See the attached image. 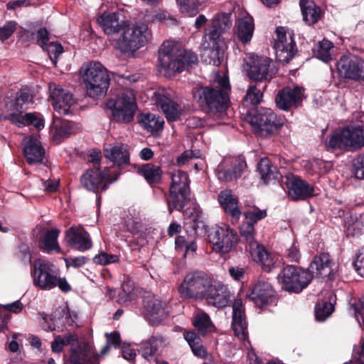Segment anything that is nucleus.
Masks as SVG:
<instances>
[{"label": "nucleus", "instance_id": "f257e3e1", "mask_svg": "<svg viewBox=\"0 0 364 364\" xmlns=\"http://www.w3.org/2000/svg\"><path fill=\"white\" fill-rule=\"evenodd\" d=\"M230 88L227 77H218L209 86L194 87L192 94L199 107L205 113L215 115L226 111L230 102Z\"/></svg>", "mask_w": 364, "mask_h": 364}, {"label": "nucleus", "instance_id": "f03ea898", "mask_svg": "<svg viewBox=\"0 0 364 364\" xmlns=\"http://www.w3.org/2000/svg\"><path fill=\"white\" fill-rule=\"evenodd\" d=\"M81 75L87 95L100 99L107 95L110 84L107 69L98 61H91L81 68Z\"/></svg>", "mask_w": 364, "mask_h": 364}, {"label": "nucleus", "instance_id": "7ed1b4c3", "mask_svg": "<svg viewBox=\"0 0 364 364\" xmlns=\"http://www.w3.org/2000/svg\"><path fill=\"white\" fill-rule=\"evenodd\" d=\"M197 55L191 50H180L171 42H164L159 50V65L166 75L182 72L187 65L196 64Z\"/></svg>", "mask_w": 364, "mask_h": 364}, {"label": "nucleus", "instance_id": "20e7f679", "mask_svg": "<svg viewBox=\"0 0 364 364\" xmlns=\"http://www.w3.org/2000/svg\"><path fill=\"white\" fill-rule=\"evenodd\" d=\"M151 36L146 23H125L118 36L113 39V45L122 53H134L146 44Z\"/></svg>", "mask_w": 364, "mask_h": 364}, {"label": "nucleus", "instance_id": "39448f33", "mask_svg": "<svg viewBox=\"0 0 364 364\" xmlns=\"http://www.w3.org/2000/svg\"><path fill=\"white\" fill-rule=\"evenodd\" d=\"M247 120L253 132L262 137L277 134L284 124L283 120L269 108L260 107L250 112Z\"/></svg>", "mask_w": 364, "mask_h": 364}, {"label": "nucleus", "instance_id": "423d86ee", "mask_svg": "<svg viewBox=\"0 0 364 364\" xmlns=\"http://www.w3.org/2000/svg\"><path fill=\"white\" fill-rule=\"evenodd\" d=\"M212 282V279L204 272H191L185 276L178 291L183 298L202 301L211 287Z\"/></svg>", "mask_w": 364, "mask_h": 364}, {"label": "nucleus", "instance_id": "0eeeda50", "mask_svg": "<svg viewBox=\"0 0 364 364\" xmlns=\"http://www.w3.org/2000/svg\"><path fill=\"white\" fill-rule=\"evenodd\" d=\"M106 106L112 112L113 120L124 124L133 121L137 109L135 95L132 90H125L116 99L107 100Z\"/></svg>", "mask_w": 364, "mask_h": 364}, {"label": "nucleus", "instance_id": "6e6552de", "mask_svg": "<svg viewBox=\"0 0 364 364\" xmlns=\"http://www.w3.org/2000/svg\"><path fill=\"white\" fill-rule=\"evenodd\" d=\"M169 175L171 183L167 204L171 213L174 209L181 210L183 208L188 199L190 188L188 176L186 172L177 170L169 173Z\"/></svg>", "mask_w": 364, "mask_h": 364}, {"label": "nucleus", "instance_id": "1a4fd4ad", "mask_svg": "<svg viewBox=\"0 0 364 364\" xmlns=\"http://www.w3.org/2000/svg\"><path fill=\"white\" fill-rule=\"evenodd\" d=\"M328 150H358L364 147V131L359 127H347L339 134L331 135L326 142Z\"/></svg>", "mask_w": 364, "mask_h": 364}, {"label": "nucleus", "instance_id": "9d476101", "mask_svg": "<svg viewBox=\"0 0 364 364\" xmlns=\"http://www.w3.org/2000/svg\"><path fill=\"white\" fill-rule=\"evenodd\" d=\"M313 277L311 273L297 269L296 266L287 265L279 274L282 287L288 291L299 293L308 286Z\"/></svg>", "mask_w": 364, "mask_h": 364}, {"label": "nucleus", "instance_id": "9b49d317", "mask_svg": "<svg viewBox=\"0 0 364 364\" xmlns=\"http://www.w3.org/2000/svg\"><path fill=\"white\" fill-rule=\"evenodd\" d=\"M119 176V172L109 173L108 169L104 171L99 168L88 169L80 177V184L86 190L99 193L107 190L110 183L118 179Z\"/></svg>", "mask_w": 364, "mask_h": 364}, {"label": "nucleus", "instance_id": "f8f14e48", "mask_svg": "<svg viewBox=\"0 0 364 364\" xmlns=\"http://www.w3.org/2000/svg\"><path fill=\"white\" fill-rule=\"evenodd\" d=\"M58 269L46 260L36 259L31 270L33 285L42 290H50L55 288V277Z\"/></svg>", "mask_w": 364, "mask_h": 364}, {"label": "nucleus", "instance_id": "ddd939ff", "mask_svg": "<svg viewBox=\"0 0 364 364\" xmlns=\"http://www.w3.org/2000/svg\"><path fill=\"white\" fill-rule=\"evenodd\" d=\"M272 60L267 57L251 55L247 58L245 71L247 76L255 81L270 80L275 74L271 67Z\"/></svg>", "mask_w": 364, "mask_h": 364}, {"label": "nucleus", "instance_id": "4468645a", "mask_svg": "<svg viewBox=\"0 0 364 364\" xmlns=\"http://www.w3.org/2000/svg\"><path fill=\"white\" fill-rule=\"evenodd\" d=\"M277 38L274 41L277 59L283 63H289L296 54L297 48L293 37V33L287 31L284 27L276 30Z\"/></svg>", "mask_w": 364, "mask_h": 364}, {"label": "nucleus", "instance_id": "2eb2a0df", "mask_svg": "<svg viewBox=\"0 0 364 364\" xmlns=\"http://www.w3.org/2000/svg\"><path fill=\"white\" fill-rule=\"evenodd\" d=\"M336 70L343 78L364 80V59L353 55H343L336 63Z\"/></svg>", "mask_w": 364, "mask_h": 364}, {"label": "nucleus", "instance_id": "dca6fc26", "mask_svg": "<svg viewBox=\"0 0 364 364\" xmlns=\"http://www.w3.org/2000/svg\"><path fill=\"white\" fill-rule=\"evenodd\" d=\"M208 239L214 250L221 253H228L237 242V235L235 230L224 225L213 228L208 235Z\"/></svg>", "mask_w": 364, "mask_h": 364}, {"label": "nucleus", "instance_id": "f3484780", "mask_svg": "<svg viewBox=\"0 0 364 364\" xmlns=\"http://www.w3.org/2000/svg\"><path fill=\"white\" fill-rule=\"evenodd\" d=\"M304 97L303 87L299 86L287 87L277 94L276 104L279 109L287 111L298 107Z\"/></svg>", "mask_w": 364, "mask_h": 364}, {"label": "nucleus", "instance_id": "a211bd4d", "mask_svg": "<svg viewBox=\"0 0 364 364\" xmlns=\"http://www.w3.org/2000/svg\"><path fill=\"white\" fill-rule=\"evenodd\" d=\"M153 100L168 121H176L179 118L181 113L180 105L173 101L165 90L155 92Z\"/></svg>", "mask_w": 364, "mask_h": 364}, {"label": "nucleus", "instance_id": "6ab92c4d", "mask_svg": "<svg viewBox=\"0 0 364 364\" xmlns=\"http://www.w3.org/2000/svg\"><path fill=\"white\" fill-rule=\"evenodd\" d=\"M232 328L235 336L239 339L242 341L247 339V323L245 314V308L240 299H235L232 304Z\"/></svg>", "mask_w": 364, "mask_h": 364}, {"label": "nucleus", "instance_id": "aec40b11", "mask_svg": "<svg viewBox=\"0 0 364 364\" xmlns=\"http://www.w3.org/2000/svg\"><path fill=\"white\" fill-rule=\"evenodd\" d=\"M50 98L54 109L60 114H69L70 107L75 105L73 95L58 86L50 91Z\"/></svg>", "mask_w": 364, "mask_h": 364}, {"label": "nucleus", "instance_id": "412c9836", "mask_svg": "<svg viewBox=\"0 0 364 364\" xmlns=\"http://www.w3.org/2000/svg\"><path fill=\"white\" fill-rule=\"evenodd\" d=\"M68 243L80 251L91 248L92 241L90 235L81 226H72L65 233Z\"/></svg>", "mask_w": 364, "mask_h": 364}, {"label": "nucleus", "instance_id": "4be33fe9", "mask_svg": "<svg viewBox=\"0 0 364 364\" xmlns=\"http://www.w3.org/2000/svg\"><path fill=\"white\" fill-rule=\"evenodd\" d=\"M97 24L107 36H117L125 24L124 21L119 20V14L116 12L102 14L97 18Z\"/></svg>", "mask_w": 364, "mask_h": 364}, {"label": "nucleus", "instance_id": "5701e85b", "mask_svg": "<svg viewBox=\"0 0 364 364\" xmlns=\"http://www.w3.org/2000/svg\"><path fill=\"white\" fill-rule=\"evenodd\" d=\"M218 201L225 213L231 217L232 223H237L241 215L238 205V198L231 190L225 189L218 195Z\"/></svg>", "mask_w": 364, "mask_h": 364}, {"label": "nucleus", "instance_id": "b1692460", "mask_svg": "<svg viewBox=\"0 0 364 364\" xmlns=\"http://www.w3.org/2000/svg\"><path fill=\"white\" fill-rule=\"evenodd\" d=\"M287 186L289 196L294 200H303L314 195V188L299 178H287Z\"/></svg>", "mask_w": 364, "mask_h": 364}, {"label": "nucleus", "instance_id": "393cba45", "mask_svg": "<svg viewBox=\"0 0 364 364\" xmlns=\"http://www.w3.org/2000/svg\"><path fill=\"white\" fill-rule=\"evenodd\" d=\"M230 299V292L225 285L222 284H211V287L208 289L207 295L204 299L208 302L218 308L226 306Z\"/></svg>", "mask_w": 364, "mask_h": 364}, {"label": "nucleus", "instance_id": "a878e982", "mask_svg": "<svg viewBox=\"0 0 364 364\" xmlns=\"http://www.w3.org/2000/svg\"><path fill=\"white\" fill-rule=\"evenodd\" d=\"M69 364H100L97 358L93 357L92 347L87 343H82L72 347Z\"/></svg>", "mask_w": 364, "mask_h": 364}, {"label": "nucleus", "instance_id": "bb28decb", "mask_svg": "<svg viewBox=\"0 0 364 364\" xmlns=\"http://www.w3.org/2000/svg\"><path fill=\"white\" fill-rule=\"evenodd\" d=\"M24 155L29 164H40L43 161L45 156V150L41 146L40 141L32 136L25 137Z\"/></svg>", "mask_w": 364, "mask_h": 364}, {"label": "nucleus", "instance_id": "cd10ccee", "mask_svg": "<svg viewBox=\"0 0 364 364\" xmlns=\"http://www.w3.org/2000/svg\"><path fill=\"white\" fill-rule=\"evenodd\" d=\"M274 294L273 287L269 282L259 280L253 287L250 297L257 304L263 306L273 298Z\"/></svg>", "mask_w": 364, "mask_h": 364}, {"label": "nucleus", "instance_id": "c85d7f7f", "mask_svg": "<svg viewBox=\"0 0 364 364\" xmlns=\"http://www.w3.org/2000/svg\"><path fill=\"white\" fill-rule=\"evenodd\" d=\"M79 127L74 122L54 117L51 132L53 139L55 141L60 142L62 139L77 133Z\"/></svg>", "mask_w": 364, "mask_h": 364}, {"label": "nucleus", "instance_id": "c756f323", "mask_svg": "<svg viewBox=\"0 0 364 364\" xmlns=\"http://www.w3.org/2000/svg\"><path fill=\"white\" fill-rule=\"evenodd\" d=\"M250 253L252 259L260 265L264 271L269 272L274 267L277 257L269 252L262 245H256L250 250Z\"/></svg>", "mask_w": 364, "mask_h": 364}, {"label": "nucleus", "instance_id": "7c9ffc66", "mask_svg": "<svg viewBox=\"0 0 364 364\" xmlns=\"http://www.w3.org/2000/svg\"><path fill=\"white\" fill-rule=\"evenodd\" d=\"M332 260L328 253L316 255L311 263V275L324 278L329 277L332 270Z\"/></svg>", "mask_w": 364, "mask_h": 364}, {"label": "nucleus", "instance_id": "2f4dec72", "mask_svg": "<svg viewBox=\"0 0 364 364\" xmlns=\"http://www.w3.org/2000/svg\"><path fill=\"white\" fill-rule=\"evenodd\" d=\"M166 339L162 336H154L149 340L141 342L139 352L146 360L152 358L157 351L166 346Z\"/></svg>", "mask_w": 364, "mask_h": 364}, {"label": "nucleus", "instance_id": "473e14b6", "mask_svg": "<svg viewBox=\"0 0 364 364\" xmlns=\"http://www.w3.org/2000/svg\"><path fill=\"white\" fill-rule=\"evenodd\" d=\"M9 120L18 127L33 125L37 129L41 130L44 127V121L39 113H13L10 114Z\"/></svg>", "mask_w": 364, "mask_h": 364}, {"label": "nucleus", "instance_id": "72a5a7b5", "mask_svg": "<svg viewBox=\"0 0 364 364\" xmlns=\"http://www.w3.org/2000/svg\"><path fill=\"white\" fill-rule=\"evenodd\" d=\"M136 173L143 176L146 182L151 184L159 183L161 181L162 170L160 166L151 163L134 165Z\"/></svg>", "mask_w": 364, "mask_h": 364}, {"label": "nucleus", "instance_id": "f704fd0d", "mask_svg": "<svg viewBox=\"0 0 364 364\" xmlns=\"http://www.w3.org/2000/svg\"><path fill=\"white\" fill-rule=\"evenodd\" d=\"M105 156L118 166L127 165L129 162V152L125 144H119L105 149Z\"/></svg>", "mask_w": 364, "mask_h": 364}, {"label": "nucleus", "instance_id": "c9c22d12", "mask_svg": "<svg viewBox=\"0 0 364 364\" xmlns=\"http://www.w3.org/2000/svg\"><path fill=\"white\" fill-rule=\"evenodd\" d=\"M303 20L308 25H314L321 19L322 12L311 0H300L299 1Z\"/></svg>", "mask_w": 364, "mask_h": 364}, {"label": "nucleus", "instance_id": "e433bc0d", "mask_svg": "<svg viewBox=\"0 0 364 364\" xmlns=\"http://www.w3.org/2000/svg\"><path fill=\"white\" fill-rule=\"evenodd\" d=\"M257 171L260 178L264 184H268L272 181L279 180L280 173L277 168L272 164L267 158L260 159L257 165Z\"/></svg>", "mask_w": 364, "mask_h": 364}, {"label": "nucleus", "instance_id": "4c0bfd02", "mask_svg": "<svg viewBox=\"0 0 364 364\" xmlns=\"http://www.w3.org/2000/svg\"><path fill=\"white\" fill-rule=\"evenodd\" d=\"M60 231L57 229L47 230L38 241V246L43 251L60 252V247L58 242Z\"/></svg>", "mask_w": 364, "mask_h": 364}, {"label": "nucleus", "instance_id": "58836bf2", "mask_svg": "<svg viewBox=\"0 0 364 364\" xmlns=\"http://www.w3.org/2000/svg\"><path fill=\"white\" fill-rule=\"evenodd\" d=\"M202 46L203 50L200 55L202 60L207 64H213L215 66L220 65L223 57L218 45L203 43Z\"/></svg>", "mask_w": 364, "mask_h": 364}, {"label": "nucleus", "instance_id": "ea45409f", "mask_svg": "<svg viewBox=\"0 0 364 364\" xmlns=\"http://www.w3.org/2000/svg\"><path fill=\"white\" fill-rule=\"evenodd\" d=\"M144 306L148 315L154 321H161L166 315L162 302L155 298L147 299L144 301Z\"/></svg>", "mask_w": 364, "mask_h": 364}, {"label": "nucleus", "instance_id": "a19ab883", "mask_svg": "<svg viewBox=\"0 0 364 364\" xmlns=\"http://www.w3.org/2000/svg\"><path fill=\"white\" fill-rule=\"evenodd\" d=\"M253 31L254 23L252 19L243 18L239 20L237 36L242 43H247L251 41Z\"/></svg>", "mask_w": 364, "mask_h": 364}, {"label": "nucleus", "instance_id": "79ce46f5", "mask_svg": "<svg viewBox=\"0 0 364 364\" xmlns=\"http://www.w3.org/2000/svg\"><path fill=\"white\" fill-rule=\"evenodd\" d=\"M141 125L151 133L158 132L163 129L164 119L153 114H144L139 120Z\"/></svg>", "mask_w": 364, "mask_h": 364}, {"label": "nucleus", "instance_id": "37998d69", "mask_svg": "<svg viewBox=\"0 0 364 364\" xmlns=\"http://www.w3.org/2000/svg\"><path fill=\"white\" fill-rule=\"evenodd\" d=\"M333 44L326 39L319 42L314 49V53L316 58L321 60L328 63L333 60Z\"/></svg>", "mask_w": 364, "mask_h": 364}, {"label": "nucleus", "instance_id": "c03bdc74", "mask_svg": "<svg viewBox=\"0 0 364 364\" xmlns=\"http://www.w3.org/2000/svg\"><path fill=\"white\" fill-rule=\"evenodd\" d=\"M193 325L203 335L215 331V326L211 322L209 316L205 312H200L196 316Z\"/></svg>", "mask_w": 364, "mask_h": 364}, {"label": "nucleus", "instance_id": "a18cd8bd", "mask_svg": "<svg viewBox=\"0 0 364 364\" xmlns=\"http://www.w3.org/2000/svg\"><path fill=\"white\" fill-rule=\"evenodd\" d=\"M33 103V95L28 90H21L18 93L14 105L16 113H21L29 108Z\"/></svg>", "mask_w": 364, "mask_h": 364}, {"label": "nucleus", "instance_id": "49530a36", "mask_svg": "<svg viewBox=\"0 0 364 364\" xmlns=\"http://www.w3.org/2000/svg\"><path fill=\"white\" fill-rule=\"evenodd\" d=\"M244 167V164L242 161H237V164L234 166L232 171L223 168H219L217 171L218 178L224 182H229L234 179L239 178L241 175Z\"/></svg>", "mask_w": 364, "mask_h": 364}, {"label": "nucleus", "instance_id": "de8ad7c7", "mask_svg": "<svg viewBox=\"0 0 364 364\" xmlns=\"http://www.w3.org/2000/svg\"><path fill=\"white\" fill-rule=\"evenodd\" d=\"M240 236L249 247V251L259 244L255 240V228L251 223L244 222L240 228Z\"/></svg>", "mask_w": 364, "mask_h": 364}, {"label": "nucleus", "instance_id": "09e8293b", "mask_svg": "<svg viewBox=\"0 0 364 364\" xmlns=\"http://www.w3.org/2000/svg\"><path fill=\"white\" fill-rule=\"evenodd\" d=\"M333 304L328 301H319L315 306V316L316 320H326L333 311Z\"/></svg>", "mask_w": 364, "mask_h": 364}, {"label": "nucleus", "instance_id": "8fccbe9b", "mask_svg": "<svg viewBox=\"0 0 364 364\" xmlns=\"http://www.w3.org/2000/svg\"><path fill=\"white\" fill-rule=\"evenodd\" d=\"M231 13H219L216 14L213 19V23L215 27H218L223 33L229 31L232 25L231 19Z\"/></svg>", "mask_w": 364, "mask_h": 364}, {"label": "nucleus", "instance_id": "3c124183", "mask_svg": "<svg viewBox=\"0 0 364 364\" xmlns=\"http://www.w3.org/2000/svg\"><path fill=\"white\" fill-rule=\"evenodd\" d=\"M262 97L263 94L261 90L256 85H250L247 89L243 101L246 105H257L261 102Z\"/></svg>", "mask_w": 364, "mask_h": 364}, {"label": "nucleus", "instance_id": "603ef678", "mask_svg": "<svg viewBox=\"0 0 364 364\" xmlns=\"http://www.w3.org/2000/svg\"><path fill=\"white\" fill-rule=\"evenodd\" d=\"M245 223H251L253 225L258 220L264 218L267 216L266 210H260L256 206H253L244 212Z\"/></svg>", "mask_w": 364, "mask_h": 364}, {"label": "nucleus", "instance_id": "864d4df0", "mask_svg": "<svg viewBox=\"0 0 364 364\" xmlns=\"http://www.w3.org/2000/svg\"><path fill=\"white\" fill-rule=\"evenodd\" d=\"M222 33L223 32L218 27H215L212 22L211 26L205 30L203 43L218 45V40Z\"/></svg>", "mask_w": 364, "mask_h": 364}, {"label": "nucleus", "instance_id": "5fc2aeb1", "mask_svg": "<svg viewBox=\"0 0 364 364\" xmlns=\"http://www.w3.org/2000/svg\"><path fill=\"white\" fill-rule=\"evenodd\" d=\"M53 63L56 65L58 56L63 52L62 46L57 42H51L45 46Z\"/></svg>", "mask_w": 364, "mask_h": 364}, {"label": "nucleus", "instance_id": "6e6d98bb", "mask_svg": "<svg viewBox=\"0 0 364 364\" xmlns=\"http://www.w3.org/2000/svg\"><path fill=\"white\" fill-rule=\"evenodd\" d=\"M205 0H176L180 10L183 13H189L196 9Z\"/></svg>", "mask_w": 364, "mask_h": 364}, {"label": "nucleus", "instance_id": "4d7b16f0", "mask_svg": "<svg viewBox=\"0 0 364 364\" xmlns=\"http://www.w3.org/2000/svg\"><path fill=\"white\" fill-rule=\"evenodd\" d=\"M353 167L355 176L358 179H364V152L354 159Z\"/></svg>", "mask_w": 364, "mask_h": 364}, {"label": "nucleus", "instance_id": "13d9d810", "mask_svg": "<svg viewBox=\"0 0 364 364\" xmlns=\"http://www.w3.org/2000/svg\"><path fill=\"white\" fill-rule=\"evenodd\" d=\"M95 264L106 265L114 263L118 261V257L115 255H108L105 252H101L93 258Z\"/></svg>", "mask_w": 364, "mask_h": 364}, {"label": "nucleus", "instance_id": "bf43d9fd", "mask_svg": "<svg viewBox=\"0 0 364 364\" xmlns=\"http://www.w3.org/2000/svg\"><path fill=\"white\" fill-rule=\"evenodd\" d=\"M17 23L11 21L7 22L2 27H0V40L4 41L8 39L16 29Z\"/></svg>", "mask_w": 364, "mask_h": 364}, {"label": "nucleus", "instance_id": "052dcab7", "mask_svg": "<svg viewBox=\"0 0 364 364\" xmlns=\"http://www.w3.org/2000/svg\"><path fill=\"white\" fill-rule=\"evenodd\" d=\"M124 224L127 230L132 233L138 232L141 227V223L138 219L132 215H127L124 218Z\"/></svg>", "mask_w": 364, "mask_h": 364}, {"label": "nucleus", "instance_id": "680f3d73", "mask_svg": "<svg viewBox=\"0 0 364 364\" xmlns=\"http://www.w3.org/2000/svg\"><path fill=\"white\" fill-rule=\"evenodd\" d=\"M154 19L168 26H173L177 23L176 19L166 11H160L157 13L154 16Z\"/></svg>", "mask_w": 364, "mask_h": 364}, {"label": "nucleus", "instance_id": "e2e57ef3", "mask_svg": "<svg viewBox=\"0 0 364 364\" xmlns=\"http://www.w3.org/2000/svg\"><path fill=\"white\" fill-rule=\"evenodd\" d=\"M354 266L358 274L364 277V247L361 248L357 255Z\"/></svg>", "mask_w": 364, "mask_h": 364}, {"label": "nucleus", "instance_id": "0e129e2a", "mask_svg": "<svg viewBox=\"0 0 364 364\" xmlns=\"http://www.w3.org/2000/svg\"><path fill=\"white\" fill-rule=\"evenodd\" d=\"M23 304L20 301H16L11 304H7L5 305H0V312L2 311V309L5 311H8L14 314L20 313L22 311Z\"/></svg>", "mask_w": 364, "mask_h": 364}, {"label": "nucleus", "instance_id": "69168bd1", "mask_svg": "<svg viewBox=\"0 0 364 364\" xmlns=\"http://www.w3.org/2000/svg\"><path fill=\"white\" fill-rule=\"evenodd\" d=\"M286 257L291 262H299L301 257L300 252L296 245H292L286 251Z\"/></svg>", "mask_w": 364, "mask_h": 364}, {"label": "nucleus", "instance_id": "338daca9", "mask_svg": "<svg viewBox=\"0 0 364 364\" xmlns=\"http://www.w3.org/2000/svg\"><path fill=\"white\" fill-rule=\"evenodd\" d=\"M87 262V258L85 257L81 256L77 257H70L65 259V262L67 267H73L75 268H78L83 266Z\"/></svg>", "mask_w": 364, "mask_h": 364}, {"label": "nucleus", "instance_id": "774afa93", "mask_svg": "<svg viewBox=\"0 0 364 364\" xmlns=\"http://www.w3.org/2000/svg\"><path fill=\"white\" fill-rule=\"evenodd\" d=\"M105 337L107 338V343L114 346V348H118L120 345V335L118 332L114 331L110 333H106Z\"/></svg>", "mask_w": 364, "mask_h": 364}]
</instances>
